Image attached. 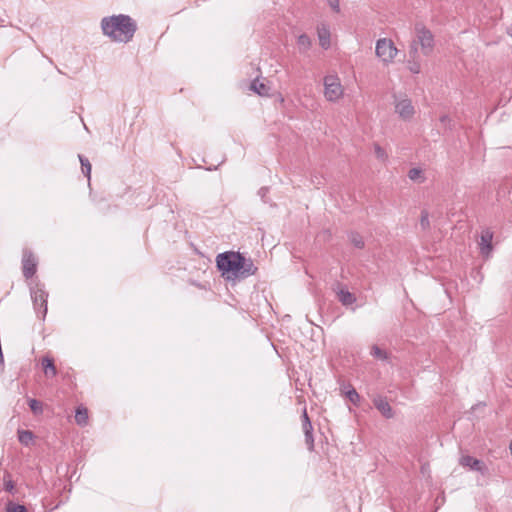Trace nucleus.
Returning a JSON list of instances; mask_svg holds the SVG:
<instances>
[{"instance_id":"nucleus-1","label":"nucleus","mask_w":512,"mask_h":512,"mask_svg":"<svg viewBox=\"0 0 512 512\" xmlns=\"http://www.w3.org/2000/svg\"><path fill=\"white\" fill-rule=\"evenodd\" d=\"M103 34L119 42H129L137 29L136 22L128 15L119 14L101 20Z\"/></svg>"},{"instance_id":"nucleus-2","label":"nucleus","mask_w":512,"mask_h":512,"mask_svg":"<svg viewBox=\"0 0 512 512\" xmlns=\"http://www.w3.org/2000/svg\"><path fill=\"white\" fill-rule=\"evenodd\" d=\"M240 252L226 251L216 256V267L221 276L228 281L238 280L240 271Z\"/></svg>"},{"instance_id":"nucleus-3","label":"nucleus","mask_w":512,"mask_h":512,"mask_svg":"<svg viewBox=\"0 0 512 512\" xmlns=\"http://www.w3.org/2000/svg\"><path fill=\"white\" fill-rule=\"evenodd\" d=\"M417 45H420L421 51L425 56L430 55L434 49V36L432 32L423 24L415 25V39L410 47V57L415 58L418 55Z\"/></svg>"},{"instance_id":"nucleus-4","label":"nucleus","mask_w":512,"mask_h":512,"mask_svg":"<svg viewBox=\"0 0 512 512\" xmlns=\"http://www.w3.org/2000/svg\"><path fill=\"white\" fill-rule=\"evenodd\" d=\"M30 291L34 310L42 319H44L48 310V293L44 290V285L41 283H36L34 286L30 288Z\"/></svg>"},{"instance_id":"nucleus-5","label":"nucleus","mask_w":512,"mask_h":512,"mask_svg":"<svg viewBox=\"0 0 512 512\" xmlns=\"http://www.w3.org/2000/svg\"><path fill=\"white\" fill-rule=\"evenodd\" d=\"M324 95L330 102H335L342 97L343 87L338 76L327 75L324 77Z\"/></svg>"},{"instance_id":"nucleus-6","label":"nucleus","mask_w":512,"mask_h":512,"mask_svg":"<svg viewBox=\"0 0 512 512\" xmlns=\"http://www.w3.org/2000/svg\"><path fill=\"white\" fill-rule=\"evenodd\" d=\"M376 55L385 63H390L395 58L398 50L390 39L382 38L376 43Z\"/></svg>"},{"instance_id":"nucleus-7","label":"nucleus","mask_w":512,"mask_h":512,"mask_svg":"<svg viewBox=\"0 0 512 512\" xmlns=\"http://www.w3.org/2000/svg\"><path fill=\"white\" fill-rule=\"evenodd\" d=\"M37 264L38 262L33 252L29 249H24L22 255V272L26 279H30L35 275Z\"/></svg>"},{"instance_id":"nucleus-8","label":"nucleus","mask_w":512,"mask_h":512,"mask_svg":"<svg viewBox=\"0 0 512 512\" xmlns=\"http://www.w3.org/2000/svg\"><path fill=\"white\" fill-rule=\"evenodd\" d=\"M459 463L461 466L468 467L473 471L481 473L482 475H486L488 473V467L486 466V464L483 461L476 459L470 455L462 456L459 460Z\"/></svg>"},{"instance_id":"nucleus-9","label":"nucleus","mask_w":512,"mask_h":512,"mask_svg":"<svg viewBox=\"0 0 512 512\" xmlns=\"http://www.w3.org/2000/svg\"><path fill=\"white\" fill-rule=\"evenodd\" d=\"M493 232L489 229H486L482 231L480 242H479V249L480 254L483 258L488 259L491 256V253L493 251Z\"/></svg>"},{"instance_id":"nucleus-10","label":"nucleus","mask_w":512,"mask_h":512,"mask_svg":"<svg viewBox=\"0 0 512 512\" xmlns=\"http://www.w3.org/2000/svg\"><path fill=\"white\" fill-rule=\"evenodd\" d=\"M240 271L238 274V280L246 279L252 275H255L258 268L254 264L251 258H246L243 254L240 257Z\"/></svg>"},{"instance_id":"nucleus-11","label":"nucleus","mask_w":512,"mask_h":512,"mask_svg":"<svg viewBox=\"0 0 512 512\" xmlns=\"http://www.w3.org/2000/svg\"><path fill=\"white\" fill-rule=\"evenodd\" d=\"M373 404L376 409L382 414L386 419H391L394 417V411L387 401L386 397L381 395H377L373 398Z\"/></svg>"},{"instance_id":"nucleus-12","label":"nucleus","mask_w":512,"mask_h":512,"mask_svg":"<svg viewBox=\"0 0 512 512\" xmlns=\"http://www.w3.org/2000/svg\"><path fill=\"white\" fill-rule=\"evenodd\" d=\"M395 110L399 116L405 120L410 119L414 114V107L410 99H402L395 105Z\"/></svg>"},{"instance_id":"nucleus-13","label":"nucleus","mask_w":512,"mask_h":512,"mask_svg":"<svg viewBox=\"0 0 512 512\" xmlns=\"http://www.w3.org/2000/svg\"><path fill=\"white\" fill-rule=\"evenodd\" d=\"M338 300L344 306L352 305L356 302V297L353 293L349 292L346 288H340L337 291Z\"/></svg>"},{"instance_id":"nucleus-14","label":"nucleus","mask_w":512,"mask_h":512,"mask_svg":"<svg viewBox=\"0 0 512 512\" xmlns=\"http://www.w3.org/2000/svg\"><path fill=\"white\" fill-rule=\"evenodd\" d=\"M250 88L260 96H267L269 94V87L266 86L259 79H254L251 83Z\"/></svg>"},{"instance_id":"nucleus-15","label":"nucleus","mask_w":512,"mask_h":512,"mask_svg":"<svg viewBox=\"0 0 512 512\" xmlns=\"http://www.w3.org/2000/svg\"><path fill=\"white\" fill-rule=\"evenodd\" d=\"M42 366L46 375H50L52 377L56 376L57 369L52 358L48 356L44 357L42 359Z\"/></svg>"},{"instance_id":"nucleus-16","label":"nucleus","mask_w":512,"mask_h":512,"mask_svg":"<svg viewBox=\"0 0 512 512\" xmlns=\"http://www.w3.org/2000/svg\"><path fill=\"white\" fill-rule=\"evenodd\" d=\"M318 37L319 44L323 49H328L330 47V32L327 28H319L318 29Z\"/></svg>"},{"instance_id":"nucleus-17","label":"nucleus","mask_w":512,"mask_h":512,"mask_svg":"<svg viewBox=\"0 0 512 512\" xmlns=\"http://www.w3.org/2000/svg\"><path fill=\"white\" fill-rule=\"evenodd\" d=\"M18 440L22 445L29 446L34 440V433L30 430H18Z\"/></svg>"},{"instance_id":"nucleus-18","label":"nucleus","mask_w":512,"mask_h":512,"mask_svg":"<svg viewBox=\"0 0 512 512\" xmlns=\"http://www.w3.org/2000/svg\"><path fill=\"white\" fill-rule=\"evenodd\" d=\"M304 436H305V443L307 445V448L309 451L314 450V438H313V427L312 425L302 426Z\"/></svg>"},{"instance_id":"nucleus-19","label":"nucleus","mask_w":512,"mask_h":512,"mask_svg":"<svg viewBox=\"0 0 512 512\" xmlns=\"http://www.w3.org/2000/svg\"><path fill=\"white\" fill-rule=\"evenodd\" d=\"M75 421L78 425L84 426L88 421V411L85 407H78L75 413Z\"/></svg>"},{"instance_id":"nucleus-20","label":"nucleus","mask_w":512,"mask_h":512,"mask_svg":"<svg viewBox=\"0 0 512 512\" xmlns=\"http://www.w3.org/2000/svg\"><path fill=\"white\" fill-rule=\"evenodd\" d=\"M299 51L302 53L307 52L311 47V39L307 34H301L297 39Z\"/></svg>"},{"instance_id":"nucleus-21","label":"nucleus","mask_w":512,"mask_h":512,"mask_svg":"<svg viewBox=\"0 0 512 512\" xmlns=\"http://www.w3.org/2000/svg\"><path fill=\"white\" fill-rule=\"evenodd\" d=\"M344 393L351 403H353L355 406L359 405L360 395L358 394L354 387L348 385V389Z\"/></svg>"},{"instance_id":"nucleus-22","label":"nucleus","mask_w":512,"mask_h":512,"mask_svg":"<svg viewBox=\"0 0 512 512\" xmlns=\"http://www.w3.org/2000/svg\"><path fill=\"white\" fill-rule=\"evenodd\" d=\"M79 161L81 163V168L83 174L87 177L88 180H90L91 177V163L85 156L79 154L78 155Z\"/></svg>"},{"instance_id":"nucleus-23","label":"nucleus","mask_w":512,"mask_h":512,"mask_svg":"<svg viewBox=\"0 0 512 512\" xmlns=\"http://www.w3.org/2000/svg\"><path fill=\"white\" fill-rule=\"evenodd\" d=\"M408 177L410 180L422 183L425 181V176L423 171L420 168H412L408 172Z\"/></svg>"},{"instance_id":"nucleus-24","label":"nucleus","mask_w":512,"mask_h":512,"mask_svg":"<svg viewBox=\"0 0 512 512\" xmlns=\"http://www.w3.org/2000/svg\"><path fill=\"white\" fill-rule=\"evenodd\" d=\"M28 405L34 415H40L43 413V405L39 400L31 398L28 400Z\"/></svg>"},{"instance_id":"nucleus-25","label":"nucleus","mask_w":512,"mask_h":512,"mask_svg":"<svg viewBox=\"0 0 512 512\" xmlns=\"http://www.w3.org/2000/svg\"><path fill=\"white\" fill-rule=\"evenodd\" d=\"M351 243L358 249H363L365 246L362 236L357 232H352L349 235Z\"/></svg>"},{"instance_id":"nucleus-26","label":"nucleus","mask_w":512,"mask_h":512,"mask_svg":"<svg viewBox=\"0 0 512 512\" xmlns=\"http://www.w3.org/2000/svg\"><path fill=\"white\" fill-rule=\"evenodd\" d=\"M371 355L379 360H387L388 354L386 351L382 350L378 345H373L371 347Z\"/></svg>"},{"instance_id":"nucleus-27","label":"nucleus","mask_w":512,"mask_h":512,"mask_svg":"<svg viewBox=\"0 0 512 512\" xmlns=\"http://www.w3.org/2000/svg\"><path fill=\"white\" fill-rule=\"evenodd\" d=\"M3 480H4V489H5V491H7V492H9L11 494H14V492H15V484L11 480L10 473L5 472Z\"/></svg>"},{"instance_id":"nucleus-28","label":"nucleus","mask_w":512,"mask_h":512,"mask_svg":"<svg viewBox=\"0 0 512 512\" xmlns=\"http://www.w3.org/2000/svg\"><path fill=\"white\" fill-rule=\"evenodd\" d=\"M416 58L417 56L408 61V69L413 74H418L421 71L420 63L416 60Z\"/></svg>"},{"instance_id":"nucleus-29","label":"nucleus","mask_w":512,"mask_h":512,"mask_svg":"<svg viewBox=\"0 0 512 512\" xmlns=\"http://www.w3.org/2000/svg\"><path fill=\"white\" fill-rule=\"evenodd\" d=\"M420 226L423 230H427L430 227L429 213L427 210L421 211Z\"/></svg>"},{"instance_id":"nucleus-30","label":"nucleus","mask_w":512,"mask_h":512,"mask_svg":"<svg viewBox=\"0 0 512 512\" xmlns=\"http://www.w3.org/2000/svg\"><path fill=\"white\" fill-rule=\"evenodd\" d=\"M374 151L378 159L385 160L387 158L385 150L380 145L375 144Z\"/></svg>"},{"instance_id":"nucleus-31","label":"nucleus","mask_w":512,"mask_h":512,"mask_svg":"<svg viewBox=\"0 0 512 512\" xmlns=\"http://www.w3.org/2000/svg\"><path fill=\"white\" fill-rule=\"evenodd\" d=\"M7 512H27V509L24 505L11 504L8 505Z\"/></svg>"},{"instance_id":"nucleus-32","label":"nucleus","mask_w":512,"mask_h":512,"mask_svg":"<svg viewBox=\"0 0 512 512\" xmlns=\"http://www.w3.org/2000/svg\"><path fill=\"white\" fill-rule=\"evenodd\" d=\"M301 420H302V426L308 427V425H312L306 408H304L302 411Z\"/></svg>"},{"instance_id":"nucleus-33","label":"nucleus","mask_w":512,"mask_h":512,"mask_svg":"<svg viewBox=\"0 0 512 512\" xmlns=\"http://www.w3.org/2000/svg\"><path fill=\"white\" fill-rule=\"evenodd\" d=\"M328 3L335 12H340L339 0H328Z\"/></svg>"},{"instance_id":"nucleus-34","label":"nucleus","mask_w":512,"mask_h":512,"mask_svg":"<svg viewBox=\"0 0 512 512\" xmlns=\"http://www.w3.org/2000/svg\"><path fill=\"white\" fill-rule=\"evenodd\" d=\"M267 192H268V188L262 187V188H260L258 194L263 198Z\"/></svg>"},{"instance_id":"nucleus-35","label":"nucleus","mask_w":512,"mask_h":512,"mask_svg":"<svg viewBox=\"0 0 512 512\" xmlns=\"http://www.w3.org/2000/svg\"><path fill=\"white\" fill-rule=\"evenodd\" d=\"M448 120H449V117H448L447 115H443V116H441V117H440V121H441L442 123H445V122H446V121H448Z\"/></svg>"},{"instance_id":"nucleus-36","label":"nucleus","mask_w":512,"mask_h":512,"mask_svg":"<svg viewBox=\"0 0 512 512\" xmlns=\"http://www.w3.org/2000/svg\"><path fill=\"white\" fill-rule=\"evenodd\" d=\"M312 182H313V183L320 184V181H318V179H315V181H314V180H312Z\"/></svg>"},{"instance_id":"nucleus-37","label":"nucleus","mask_w":512,"mask_h":512,"mask_svg":"<svg viewBox=\"0 0 512 512\" xmlns=\"http://www.w3.org/2000/svg\"><path fill=\"white\" fill-rule=\"evenodd\" d=\"M312 182H313V183L320 184V181H318V179H315V181H314V180H312Z\"/></svg>"},{"instance_id":"nucleus-38","label":"nucleus","mask_w":512,"mask_h":512,"mask_svg":"<svg viewBox=\"0 0 512 512\" xmlns=\"http://www.w3.org/2000/svg\"><path fill=\"white\" fill-rule=\"evenodd\" d=\"M509 449H510V452H511V455H512V442L509 445Z\"/></svg>"}]
</instances>
